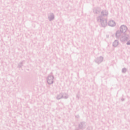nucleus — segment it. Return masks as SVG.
Instances as JSON below:
<instances>
[{
    "label": "nucleus",
    "instance_id": "obj_4",
    "mask_svg": "<svg viewBox=\"0 0 130 130\" xmlns=\"http://www.w3.org/2000/svg\"><path fill=\"white\" fill-rule=\"evenodd\" d=\"M52 79H53V77H52Z\"/></svg>",
    "mask_w": 130,
    "mask_h": 130
},
{
    "label": "nucleus",
    "instance_id": "obj_1",
    "mask_svg": "<svg viewBox=\"0 0 130 130\" xmlns=\"http://www.w3.org/2000/svg\"><path fill=\"white\" fill-rule=\"evenodd\" d=\"M126 30H127V28H126V26H125L124 25L121 26V31H122V32H125V31H126Z\"/></svg>",
    "mask_w": 130,
    "mask_h": 130
},
{
    "label": "nucleus",
    "instance_id": "obj_3",
    "mask_svg": "<svg viewBox=\"0 0 130 130\" xmlns=\"http://www.w3.org/2000/svg\"><path fill=\"white\" fill-rule=\"evenodd\" d=\"M127 44H130V42H128L127 43Z\"/></svg>",
    "mask_w": 130,
    "mask_h": 130
},
{
    "label": "nucleus",
    "instance_id": "obj_2",
    "mask_svg": "<svg viewBox=\"0 0 130 130\" xmlns=\"http://www.w3.org/2000/svg\"><path fill=\"white\" fill-rule=\"evenodd\" d=\"M48 83H49V84H51L52 83V80L50 81L49 80V79L48 80Z\"/></svg>",
    "mask_w": 130,
    "mask_h": 130
}]
</instances>
